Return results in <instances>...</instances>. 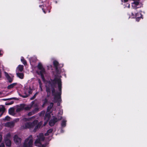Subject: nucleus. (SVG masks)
I'll return each instance as SVG.
<instances>
[{
    "mask_svg": "<svg viewBox=\"0 0 147 147\" xmlns=\"http://www.w3.org/2000/svg\"><path fill=\"white\" fill-rule=\"evenodd\" d=\"M57 84L59 92L58 93V95L55 94L54 92L55 90L53 89L52 90V93L53 94L54 96V101L56 102L57 101H60L61 98L60 96L61 93V80L59 77L55 76L54 80L52 81V83L48 82L46 84V91L47 93L48 96H49L51 93V88H52L56 86V84Z\"/></svg>",
    "mask_w": 147,
    "mask_h": 147,
    "instance_id": "obj_1",
    "label": "nucleus"
},
{
    "mask_svg": "<svg viewBox=\"0 0 147 147\" xmlns=\"http://www.w3.org/2000/svg\"><path fill=\"white\" fill-rule=\"evenodd\" d=\"M37 139L35 140L34 144L38 147H45V144H43L45 137L42 134H40L37 136Z\"/></svg>",
    "mask_w": 147,
    "mask_h": 147,
    "instance_id": "obj_2",
    "label": "nucleus"
},
{
    "mask_svg": "<svg viewBox=\"0 0 147 147\" xmlns=\"http://www.w3.org/2000/svg\"><path fill=\"white\" fill-rule=\"evenodd\" d=\"M38 121L35 120L32 123L28 122L26 123L25 125L24 128H33L34 126L36 125L34 129V131H36V130L42 124V122H40L39 123L37 124Z\"/></svg>",
    "mask_w": 147,
    "mask_h": 147,
    "instance_id": "obj_3",
    "label": "nucleus"
},
{
    "mask_svg": "<svg viewBox=\"0 0 147 147\" xmlns=\"http://www.w3.org/2000/svg\"><path fill=\"white\" fill-rule=\"evenodd\" d=\"M32 143L33 138L32 136H30L25 139L23 146L19 147H32Z\"/></svg>",
    "mask_w": 147,
    "mask_h": 147,
    "instance_id": "obj_4",
    "label": "nucleus"
},
{
    "mask_svg": "<svg viewBox=\"0 0 147 147\" xmlns=\"http://www.w3.org/2000/svg\"><path fill=\"white\" fill-rule=\"evenodd\" d=\"M53 103H51L49 106H48L47 108V111L45 114V122L44 125H45L47 123L48 121L49 120V118L51 117V115L49 113V112L53 106Z\"/></svg>",
    "mask_w": 147,
    "mask_h": 147,
    "instance_id": "obj_5",
    "label": "nucleus"
},
{
    "mask_svg": "<svg viewBox=\"0 0 147 147\" xmlns=\"http://www.w3.org/2000/svg\"><path fill=\"white\" fill-rule=\"evenodd\" d=\"M38 68L40 72H37L38 74H40L41 77L43 81H45V79L43 76V74H45V71L43 67L42 64L41 63H39L38 65Z\"/></svg>",
    "mask_w": 147,
    "mask_h": 147,
    "instance_id": "obj_6",
    "label": "nucleus"
},
{
    "mask_svg": "<svg viewBox=\"0 0 147 147\" xmlns=\"http://www.w3.org/2000/svg\"><path fill=\"white\" fill-rule=\"evenodd\" d=\"M132 15L131 16L132 18H136V19L137 21H138L140 18L142 17V15L140 13H136L135 15L132 13Z\"/></svg>",
    "mask_w": 147,
    "mask_h": 147,
    "instance_id": "obj_7",
    "label": "nucleus"
},
{
    "mask_svg": "<svg viewBox=\"0 0 147 147\" xmlns=\"http://www.w3.org/2000/svg\"><path fill=\"white\" fill-rule=\"evenodd\" d=\"M131 6L134 9H137L140 7V5L138 1H134L132 3Z\"/></svg>",
    "mask_w": 147,
    "mask_h": 147,
    "instance_id": "obj_8",
    "label": "nucleus"
},
{
    "mask_svg": "<svg viewBox=\"0 0 147 147\" xmlns=\"http://www.w3.org/2000/svg\"><path fill=\"white\" fill-rule=\"evenodd\" d=\"M13 139L14 142L16 144L20 143L21 142V139L16 135L14 136Z\"/></svg>",
    "mask_w": 147,
    "mask_h": 147,
    "instance_id": "obj_9",
    "label": "nucleus"
},
{
    "mask_svg": "<svg viewBox=\"0 0 147 147\" xmlns=\"http://www.w3.org/2000/svg\"><path fill=\"white\" fill-rule=\"evenodd\" d=\"M61 117H60L58 118L57 119V118H54L52 120H51L49 122V124L50 126H52L54 125L55 123L57 121L61 120Z\"/></svg>",
    "mask_w": 147,
    "mask_h": 147,
    "instance_id": "obj_10",
    "label": "nucleus"
},
{
    "mask_svg": "<svg viewBox=\"0 0 147 147\" xmlns=\"http://www.w3.org/2000/svg\"><path fill=\"white\" fill-rule=\"evenodd\" d=\"M24 66L23 65H19L17 68L16 71V72L22 71L23 69Z\"/></svg>",
    "mask_w": 147,
    "mask_h": 147,
    "instance_id": "obj_11",
    "label": "nucleus"
},
{
    "mask_svg": "<svg viewBox=\"0 0 147 147\" xmlns=\"http://www.w3.org/2000/svg\"><path fill=\"white\" fill-rule=\"evenodd\" d=\"M5 76H6L9 82L10 83L13 80V79L11 78L9 76L8 73L6 72H5Z\"/></svg>",
    "mask_w": 147,
    "mask_h": 147,
    "instance_id": "obj_12",
    "label": "nucleus"
},
{
    "mask_svg": "<svg viewBox=\"0 0 147 147\" xmlns=\"http://www.w3.org/2000/svg\"><path fill=\"white\" fill-rule=\"evenodd\" d=\"M16 74L18 77L21 79H23L24 77V74L22 73L16 72Z\"/></svg>",
    "mask_w": 147,
    "mask_h": 147,
    "instance_id": "obj_13",
    "label": "nucleus"
},
{
    "mask_svg": "<svg viewBox=\"0 0 147 147\" xmlns=\"http://www.w3.org/2000/svg\"><path fill=\"white\" fill-rule=\"evenodd\" d=\"M5 125L8 127H11L14 126V123L12 121L8 122L5 124Z\"/></svg>",
    "mask_w": 147,
    "mask_h": 147,
    "instance_id": "obj_14",
    "label": "nucleus"
},
{
    "mask_svg": "<svg viewBox=\"0 0 147 147\" xmlns=\"http://www.w3.org/2000/svg\"><path fill=\"white\" fill-rule=\"evenodd\" d=\"M53 130L51 129L48 130L47 133L45 134V136L49 135L50 137H51L52 136V131Z\"/></svg>",
    "mask_w": 147,
    "mask_h": 147,
    "instance_id": "obj_15",
    "label": "nucleus"
},
{
    "mask_svg": "<svg viewBox=\"0 0 147 147\" xmlns=\"http://www.w3.org/2000/svg\"><path fill=\"white\" fill-rule=\"evenodd\" d=\"M17 83H13L8 86L7 88L8 89H10L13 88L15 86L17 85Z\"/></svg>",
    "mask_w": 147,
    "mask_h": 147,
    "instance_id": "obj_16",
    "label": "nucleus"
},
{
    "mask_svg": "<svg viewBox=\"0 0 147 147\" xmlns=\"http://www.w3.org/2000/svg\"><path fill=\"white\" fill-rule=\"evenodd\" d=\"M9 113L10 115H14L15 113L13 109L12 108H10L9 110Z\"/></svg>",
    "mask_w": 147,
    "mask_h": 147,
    "instance_id": "obj_17",
    "label": "nucleus"
},
{
    "mask_svg": "<svg viewBox=\"0 0 147 147\" xmlns=\"http://www.w3.org/2000/svg\"><path fill=\"white\" fill-rule=\"evenodd\" d=\"M5 143L7 146H10L11 144V142L10 140L9 139H5Z\"/></svg>",
    "mask_w": 147,
    "mask_h": 147,
    "instance_id": "obj_18",
    "label": "nucleus"
},
{
    "mask_svg": "<svg viewBox=\"0 0 147 147\" xmlns=\"http://www.w3.org/2000/svg\"><path fill=\"white\" fill-rule=\"evenodd\" d=\"M25 107V105L24 104H22L18 108L17 111H20L22 110L23 109H24V107Z\"/></svg>",
    "mask_w": 147,
    "mask_h": 147,
    "instance_id": "obj_19",
    "label": "nucleus"
},
{
    "mask_svg": "<svg viewBox=\"0 0 147 147\" xmlns=\"http://www.w3.org/2000/svg\"><path fill=\"white\" fill-rule=\"evenodd\" d=\"M32 93V90L29 88H26L25 90V94H31Z\"/></svg>",
    "mask_w": 147,
    "mask_h": 147,
    "instance_id": "obj_20",
    "label": "nucleus"
},
{
    "mask_svg": "<svg viewBox=\"0 0 147 147\" xmlns=\"http://www.w3.org/2000/svg\"><path fill=\"white\" fill-rule=\"evenodd\" d=\"M53 63L54 66L55 67L56 69L57 70L58 68V63L56 61H54L53 62Z\"/></svg>",
    "mask_w": 147,
    "mask_h": 147,
    "instance_id": "obj_21",
    "label": "nucleus"
},
{
    "mask_svg": "<svg viewBox=\"0 0 147 147\" xmlns=\"http://www.w3.org/2000/svg\"><path fill=\"white\" fill-rule=\"evenodd\" d=\"M38 109H35L33 111L29 113L28 114V115L31 116L33 115L35 113L36 111Z\"/></svg>",
    "mask_w": 147,
    "mask_h": 147,
    "instance_id": "obj_22",
    "label": "nucleus"
},
{
    "mask_svg": "<svg viewBox=\"0 0 147 147\" xmlns=\"http://www.w3.org/2000/svg\"><path fill=\"white\" fill-rule=\"evenodd\" d=\"M32 107V106L31 105H28L27 106L25 107H24V110H28L30 109Z\"/></svg>",
    "mask_w": 147,
    "mask_h": 147,
    "instance_id": "obj_23",
    "label": "nucleus"
},
{
    "mask_svg": "<svg viewBox=\"0 0 147 147\" xmlns=\"http://www.w3.org/2000/svg\"><path fill=\"white\" fill-rule=\"evenodd\" d=\"M21 61L23 63L24 65H25L26 64V61L25 60L23 57H21Z\"/></svg>",
    "mask_w": 147,
    "mask_h": 147,
    "instance_id": "obj_24",
    "label": "nucleus"
},
{
    "mask_svg": "<svg viewBox=\"0 0 147 147\" xmlns=\"http://www.w3.org/2000/svg\"><path fill=\"white\" fill-rule=\"evenodd\" d=\"M66 121L65 120H63L62 121L61 123V126L62 127H64L66 125Z\"/></svg>",
    "mask_w": 147,
    "mask_h": 147,
    "instance_id": "obj_25",
    "label": "nucleus"
},
{
    "mask_svg": "<svg viewBox=\"0 0 147 147\" xmlns=\"http://www.w3.org/2000/svg\"><path fill=\"white\" fill-rule=\"evenodd\" d=\"M38 82L39 83V84L40 87V88L41 91H42V83L41 82V81L40 79H38Z\"/></svg>",
    "mask_w": 147,
    "mask_h": 147,
    "instance_id": "obj_26",
    "label": "nucleus"
},
{
    "mask_svg": "<svg viewBox=\"0 0 147 147\" xmlns=\"http://www.w3.org/2000/svg\"><path fill=\"white\" fill-rule=\"evenodd\" d=\"M10 118L8 116H7L4 118V120H7V121H9V120H10Z\"/></svg>",
    "mask_w": 147,
    "mask_h": 147,
    "instance_id": "obj_27",
    "label": "nucleus"
},
{
    "mask_svg": "<svg viewBox=\"0 0 147 147\" xmlns=\"http://www.w3.org/2000/svg\"><path fill=\"white\" fill-rule=\"evenodd\" d=\"M47 100L46 99H45L44 100V103L42 105V107H43L47 103Z\"/></svg>",
    "mask_w": 147,
    "mask_h": 147,
    "instance_id": "obj_28",
    "label": "nucleus"
},
{
    "mask_svg": "<svg viewBox=\"0 0 147 147\" xmlns=\"http://www.w3.org/2000/svg\"><path fill=\"white\" fill-rule=\"evenodd\" d=\"M37 94H38V93L36 92V93H35V94L34 95V96H33V97H32V98H31V100H33V99H34L35 98V97L36 96V95H37Z\"/></svg>",
    "mask_w": 147,
    "mask_h": 147,
    "instance_id": "obj_29",
    "label": "nucleus"
},
{
    "mask_svg": "<svg viewBox=\"0 0 147 147\" xmlns=\"http://www.w3.org/2000/svg\"><path fill=\"white\" fill-rule=\"evenodd\" d=\"M45 114V112L44 111H42L40 113V116H43Z\"/></svg>",
    "mask_w": 147,
    "mask_h": 147,
    "instance_id": "obj_30",
    "label": "nucleus"
},
{
    "mask_svg": "<svg viewBox=\"0 0 147 147\" xmlns=\"http://www.w3.org/2000/svg\"><path fill=\"white\" fill-rule=\"evenodd\" d=\"M5 110V108L4 107H2V108L0 109V111L3 112Z\"/></svg>",
    "mask_w": 147,
    "mask_h": 147,
    "instance_id": "obj_31",
    "label": "nucleus"
},
{
    "mask_svg": "<svg viewBox=\"0 0 147 147\" xmlns=\"http://www.w3.org/2000/svg\"><path fill=\"white\" fill-rule=\"evenodd\" d=\"M19 121V119H14L13 121V122L14 123L18 121Z\"/></svg>",
    "mask_w": 147,
    "mask_h": 147,
    "instance_id": "obj_32",
    "label": "nucleus"
},
{
    "mask_svg": "<svg viewBox=\"0 0 147 147\" xmlns=\"http://www.w3.org/2000/svg\"><path fill=\"white\" fill-rule=\"evenodd\" d=\"M23 119L24 121H27V120H30V118H29V119H26V118H23Z\"/></svg>",
    "mask_w": 147,
    "mask_h": 147,
    "instance_id": "obj_33",
    "label": "nucleus"
},
{
    "mask_svg": "<svg viewBox=\"0 0 147 147\" xmlns=\"http://www.w3.org/2000/svg\"><path fill=\"white\" fill-rule=\"evenodd\" d=\"M4 145L3 143H1L0 145V147H4Z\"/></svg>",
    "mask_w": 147,
    "mask_h": 147,
    "instance_id": "obj_34",
    "label": "nucleus"
},
{
    "mask_svg": "<svg viewBox=\"0 0 147 147\" xmlns=\"http://www.w3.org/2000/svg\"><path fill=\"white\" fill-rule=\"evenodd\" d=\"M2 139V136L1 135H0V142L1 141Z\"/></svg>",
    "mask_w": 147,
    "mask_h": 147,
    "instance_id": "obj_35",
    "label": "nucleus"
},
{
    "mask_svg": "<svg viewBox=\"0 0 147 147\" xmlns=\"http://www.w3.org/2000/svg\"><path fill=\"white\" fill-rule=\"evenodd\" d=\"M127 7L128 8H130V4H127Z\"/></svg>",
    "mask_w": 147,
    "mask_h": 147,
    "instance_id": "obj_36",
    "label": "nucleus"
},
{
    "mask_svg": "<svg viewBox=\"0 0 147 147\" xmlns=\"http://www.w3.org/2000/svg\"><path fill=\"white\" fill-rule=\"evenodd\" d=\"M1 77V71L0 70V78Z\"/></svg>",
    "mask_w": 147,
    "mask_h": 147,
    "instance_id": "obj_37",
    "label": "nucleus"
},
{
    "mask_svg": "<svg viewBox=\"0 0 147 147\" xmlns=\"http://www.w3.org/2000/svg\"><path fill=\"white\" fill-rule=\"evenodd\" d=\"M7 136L9 138L10 136V135L9 134H8L7 135Z\"/></svg>",
    "mask_w": 147,
    "mask_h": 147,
    "instance_id": "obj_38",
    "label": "nucleus"
},
{
    "mask_svg": "<svg viewBox=\"0 0 147 147\" xmlns=\"http://www.w3.org/2000/svg\"><path fill=\"white\" fill-rule=\"evenodd\" d=\"M1 51L0 50V55H2V54L1 53Z\"/></svg>",
    "mask_w": 147,
    "mask_h": 147,
    "instance_id": "obj_39",
    "label": "nucleus"
},
{
    "mask_svg": "<svg viewBox=\"0 0 147 147\" xmlns=\"http://www.w3.org/2000/svg\"><path fill=\"white\" fill-rule=\"evenodd\" d=\"M62 112H61V111L60 112V114H61L62 113Z\"/></svg>",
    "mask_w": 147,
    "mask_h": 147,
    "instance_id": "obj_40",
    "label": "nucleus"
},
{
    "mask_svg": "<svg viewBox=\"0 0 147 147\" xmlns=\"http://www.w3.org/2000/svg\"><path fill=\"white\" fill-rule=\"evenodd\" d=\"M43 11L45 13H46V12H45V11L43 10Z\"/></svg>",
    "mask_w": 147,
    "mask_h": 147,
    "instance_id": "obj_41",
    "label": "nucleus"
},
{
    "mask_svg": "<svg viewBox=\"0 0 147 147\" xmlns=\"http://www.w3.org/2000/svg\"><path fill=\"white\" fill-rule=\"evenodd\" d=\"M2 94V93L1 92H0V95L1 94Z\"/></svg>",
    "mask_w": 147,
    "mask_h": 147,
    "instance_id": "obj_42",
    "label": "nucleus"
},
{
    "mask_svg": "<svg viewBox=\"0 0 147 147\" xmlns=\"http://www.w3.org/2000/svg\"><path fill=\"white\" fill-rule=\"evenodd\" d=\"M41 6H42V5H40V7H41Z\"/></svg>",
    "mask_w": 147,
    "mask_h": 147,
    "instance_id": "obj_43",
    "label": "nucleus"
},
{
    "mask_svg": "<svg viewBox=\"0 0 147 147\" xmlns=\"http://www.w3.org/2000/svg\"><path fill=\"white\" fill-rule=\"evenodd\" d=\"M8 105H10V104H9V103H8Z\"/></svg>",
    "mask_w": 147,
    "mask_h": 147,
    "instance_id": "obj_44",
    "label": "nucleus"
},
{
    "mask_svg": "<svg viewBox=\"0 0 147 147\" xmlns=\"http://www.w3.org/2000/svg\"><path fill=\"white\" fill-rule=\"evenodd\" d=\"M23 127H24V126H23Z\"/></svg>",
    "mask_w": 147,
    "mask_h": 147,
    "instance_id": "obj_45",
    "label": "nucleus"
}]
</instances>
